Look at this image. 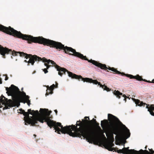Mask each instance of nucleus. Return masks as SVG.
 Segmentation results:
<instances>
[{"label": "nucleus", "mask_w": 154, "mask_h": 154, "mask_svg": "<svg viewBox=\"0 0 154 154\" xmlns=\"http://www.w3.org/2000/svg\"><path fill=\"white\" fill-rule=\"evenodd\" d=\"M43 59L44 61L47 62L48 63H49L50 62H51V64L54 66L55 68L57 69V70L58 71V74L60 76H62L63 74H65V72H66L68 74V76L69 77H70L72 79H78L79 80H80V79H81L84 82V80L83 79H84L85 78H83L81 75H77L75 74L72 73L71 72L69 71L65 68L61 67L60 66L57 65L56 63L52 60H48L46 58H43Z\"/></svg>", "instance_id": "8"}, {"label": "nucleus", "mask_w": 154, "mask_h": 154, "mask_svg": "<svg viewBox=\"0 0 154 154\" xmlns=\"http://www.w3.org/2000/svg\"><path fill=\"white\" fill-rule=\"evenodd\" d=\"M85 60L88 61L89 62L91 63L94 65L102 69H104L105 70L108 69L109 70H111L115 72L116 74H121L122 75H125L127 77L131 79H135L139 81H143L146 82H148V81L146 79H143L142 77L138 75H137L136 76H134L131 74H125L123 72H121L118 71L114 67H110L109 66L108 67H107L105 64H103L96 61L92 60V59L90 60H88L86 56H85Z\"/></svg>", "instance_id": "6"}, {"label": "nucleus", "mask_w": 154, "mask_h": 154, "mask_svg": "<svg viewBox=\"0 0 154 154\" xmlns=\"http://www.w3.org/2000/svg\"><path fill=\"white\" fill-rule=\"evenodd\" d=\"M8 77L6 76L5 78V80H8Z\"/></svg>", "instance_id": "26"}, {"label": "nucleus", "mask_w": 154, "mask_h": 154, "mask_svg": "<svg viewBox=\"0 0 154 154\" xmlns=\"http://www.w3.org/2000/svg\"><path fill=\"white\" fill-rule=\"evenodd\" d=\"M148 149L149 150V152H152V151L153 150L152 149H149V148Z\"/></svg>", "instance_id": "27"}, {"label": "nucleus", "mask_w": 154, "mask_h": 154, "mask_svg": "<svg viewBox=\"0 0 154 154\" xmlns=\"http://www.w3.org/2000/svg\"><path fill=\"white\" fill-rule=\"evenodd\" d=\"M19 110L20 111V112H19V113H20L21 114H23V115L24 113V112H25L24 110H23V109H20Z\"/></svg>", "instance_id": "22"}, {"label": "nucleus", "mask_w": 154, "mask_h": 154, "mask_svg": "<svg viewBox=\"0 0 154 154\" xmlns=\"http://www.w3.org/2000/svg\"><path fill=\"white\" fill-rule=\"evenodd\" d=\"M31 112V110L29 109L28 110V112H24V113L23 115L25 116L24 118L27 119L25 121L26 122L25 123L26 125H27L26 123H27L29 124H31L32 126H34L35 124L38 123V121L42 123L45 121L47 123V124L51 128L52 127H53L55 132L56 129L57 128V125L59 126L61 125L60 123L57 122H56L50 119L49 116L52 111H49L48 109L41 108L40 109V116L33 118L32 119L29 117V114L31 115H33V113H32Z\"/></svg>", "instance_id": "4"}, {"label": "nucleus", "mask_w": 154, "mask_h": 154, "mask_svg": "<svg viewBox=\"0 0 154 154\" xmlns=\"http://www.w3.org/2000/svg\"><path fill=\"white\" fill-rule=\"evenodd\" d=\"M124 148H126L124 150V152L125 154H140L139 151H137L134 149H129V147H124Z\"/></svg>", "instance_id": "13"}, {"label": "nucleus", "mask_w": 154, "mask_h": 154, "mask_svg": "<svg viewBox=\"0 0 154 154\" xmlns=\"http://www.w3.org/2000/svg\"><path fill=\"white\" fill-rule=\"evenodd\" d=\"M31 112L33 113L32 115L37 116L39 114V112L38 110H31Z\"/></svg>", "instance_id": "20"}, {"label": "nucleus", "mask_w": 154, "mask_h": 154, "mask_svg": "<svg viewBox=\"0 0 154 154\" xmlns=\"http://www.w3.org/2000/svg\"><path fill=\"white\" fill-rule=\"evenodd\" d=\"M0 53L4 58H5V54H11L13 56H17L18 54H20L21 57H24L26 59L29 58L28 60V65H29L31 63L32 65H33L35 63V61H39L41 60V58L39 57L36 55H32L31 54H28L23 52L20 51L16 52L14 51H12L11 49H9L6 47L4 48L0 45Z\"/></svg>", "instance_id": "5"}, {"label": "nucleus", "mask_w": 154, "mask_h": 154, "mask_svg": "<svg viewBox=\"0 0 154 154\" xmlns=\"http://www.w3.org/2000/svg\"><path fill=\"white\" fill-rule=\"evenodd\" d=\"M91 120H92V122H89V125H91L92 127V131L93 132V127H92V125L93 124H94L95 123L97 122L96 121V120L95 119H92ZM94 133V132H93Z\"/></svg>", "instance_id": "19"}, {"label": "nucleus", "mask_w": 154, "mask_h": 154, "mask_svg": "<svg viewBox=\"0 0 154 154\" xmlns=\"http://www.w3.org/2000/svg\"><path fill=\"white\" fill-rule=\"evenodd\" d=\"M103 136L104 137V138H106V137H105V135H104V134H103Z\"/></svg>", "instance_id": "29"}, {"label": "nucleus", "mask_w": 154, "mask_h": 154, "mask_svg": "<svg viewBox=\"0 0 154 154\" xmlns=\"http://www.w3.org/2000/svg\"><path fill=\"white\" fill-rule=\"evenodd\" d=\"M133 101L135 102L136 105H137L138 106H144L145 105H146V108L148 109V111L149 112L150 114L154 116V112H153V111L154 110V105L152 104L149 107V104H147L145 103H143L142 101L141 102L140 100L138 99H132Z\"/></svg>", "instance_id": "9"}, {"label": "nucleus", "mask_w": 154, "mask_h": 154, "mask_svg": "<svg viewBox=\"0 0 154 154\" xmlns=\"http://www.w3.org/2000/svg\"><path fill=\"white\" fill-rule=\"evenodd\" d=\"M114 146V144L111 142H109L105 144L104 146L105 148L108 149L109 151H115L117 152L118 153H122L124 154H125L124 150L126 148H123L122 149H120L118 150V149H116L112 147Z\"/></svg>", "instance_id": "11"}, {"label": "nucleus", "mask_w": 154, "mask_h": 154, "mask_svg": "<svg viewBox=\"0 0 154 154\" xmlns=\"http://www.w3.org/2000/svg\"><path fill=\"white\" fill-rule=\"evenodd\" d=\"M42 69L43 70V71L44 72V73L45 74L47 73L48 72L47 69L45 68Z\"/></svg>", "instance_id": "23"}, {"label": "nucleus", "mask_w": 154, "mask_h": 154, "mask_svg": "<svg viewBox=\"0 0 154 154\" xmlns=\"http://www.w3.org/2000/svg\"><path fill=\"white\" fill-rule=\"evenodd\" d=\"M0 31L14 37L26 40L29 43L34 42V37L30 35L23 34L20 32L17 31L11 26L6 27L0 24Z\"/></svg>", "instance_id": "7"}, {"label": "nucleus", "mask_w": 154, "mask_h": 154, "mask_svg": "<svg viewBox=\"0 0 154 154\" xmlns=\"http://www.w3.org/2000/svg\"><path fill=\"white\" fill-rule=\"evenodd\" d=\"M44 58H45V57H43V58H41L42 60H40L39 61H42L43 62H45V63L44 64H45V66H46V67H47L46 69H48L51 66L50 65H48V64H49L50 63H51V62H50L49 63H47V62H46L45 61H44L43 59Z\"/></svg>", "instance_id": "17"}, {"label": "nucleus", "mask_w": 154, "mask_h": 154, "mask_svg": "<svg viewBox=\"0 0 154 154\" xmlns=\"http://www.w3.org/2000/svg\"><path fill=\"white\" fill-rule=\"evenodd\" d=\"M55 112L56 113V115H57V110H56V109H55L54 110Z\"/></svg>", "instance_id": "25"}, {"label": "nucleus", "mask_w": 154, "mask_h": 154, "mask_svg": "<svg viewBox=\"0 0 154 154\" xmlns=\"http://www.w3.org/2000/svg\"><path fill=\"white\" fill-rule=\"evenodd\" d=\"M140 154H154V150H152L151 152L148 151L146 149L143 150L141 149L139 150Z\"/></svg>", "instance_id": "14"}, {"label": "nucleus", "mask_w": 154, "mask_h": 154, "mask_svg": "<svg viewBox=\"0 0 154 154\" xmlns=\"http://www.w3.org/2000/svg\"><path fill=\"white\" fill-rule=\"evenodd\" d=\"M94 125L99 131L101 132H102V129L99 126V124L97 122L96 123H95Z\"/></svg>", "instance_id": "18"}, {"label": "nucleus", "mask_w": 154, "mask_h": 154, "mask_svg": "<svg viewBox=\"0 0 154 154\" xmlns=\"http://www.w3.org/2000/svg\"><path fill=\"white\" fill-rule=\"evenodd\" d=\"M6 90L8 95L11 96L13 97V100H12L3 97L5 100L3 101L6 103L5 107L6 109L14 106L18 107L20 105V102L24 103H27L28 105L30 106V101L29 100V97L26 95L24 91L21 92L17 87L11 85L9 88L6 87Z\"/></svg>", "instance_id": "3"}, {"label": "nucleus", "mask_w": 154, "mask_h": 154, "mask_svg": "<svg viewBox=\"0 0 154 154\" xmlns=\"http://www.w3.org/2000/svg\"><path fill=\"white\" fill-rule=\"evenodd\" d=\"M149 82V83H154V79H153L152 81L151 82L150 81H148V82Z\"/></svg>", "instance_id": "24"}, {"label": "nucleus", "mask_w": 154, "mask_h": 154, "mask_svg": "<svg viewBox=\"0 0 154 154\" xmlns=\"http://www.w3.org/2000/svg\"><path fill=\"white\" fill-rule=\"evenodd\" d=\"M147 146H146L145 147V149H146L147 148Z\"/></svg>", "instance_id": "31"}, {"label": "nucleus", "mask_w": 154, "mask_h": 154, "mask_svg": "<svg viewBox=\"0 0 154 154\" xmlns=\"http://www.w3.org/2000/svg\"><path fill=\"white\" fill-rule=\"evenodd\" d=\"M108 120L101 121V126L106 132L107 137L114 139L113 134L116 135V139L120 141L122 139L126 140L130 136L129 130L123 124L117 117L108 114Z\"/></svg>", "instance_id": "2"}, {"label": "nucleus", "mask_w": 154, "mask_h": 154, "mask_svg": "<svg viewBox=\"0 0 154 154\" xmlns=\"http://www.w3.org/2000/svg\"><path fill=\"white\" fill-rule=\"evenodd\" d=\"M58 85V83L57 82H55V85L54 84H53L50 87H49L48 85L46 86L47 90H46L47 92L45 94L46 96L50 94H52L53 93V90L54 89V88H57Z\"/></svg>", "instance_id": "12"}, {"label": "nucleus", "mask_w": 154, "mask_h": 154, "mask_svg": "<svg viewBox=\"0 0 154 154\" xmlns=\"http://www.w3.org/2000/svg\"><path fill=\"white\" fill-rule=\"evenodd\" d=\"M4 97V96H3L2 95V96L0 97V102L1 103H2L3 104H4L5 105V107L4 108L5 109H6L5 107L6 103L5 102H4L3 101H4L5 100L4 97Z\"/></svg>", "instance_id": "16"}, {"label": "nucleus", "mask_w": 154, "mask_h": 154, "mask_svg": "<svg viewBox=\"0 0 154 154\" xmlns=\"http://www.w3.org/2000/svg\"><path fill=\"white\" fill-rule=\"evenodd\" d=\"M84 82H86L90 83H92L93 84L97 85L98 84V85H100V87H101L104 90H106L107 91H110V89L107 87L105 85H103L100 84V82H98L96 80H93L92 79L89 78H85L83 79Z\"/></svg>", "instance_id": "10"}, {"label": "nucleus", "mask_w": 154, "mask_h": 154, "mask_svg": "<svg viewBox=\"0 0 154 154\" xmlns=\"http://www.w3.org/2000/svg\"><path fill=\"white\" fill-rule=\"evenodd\" d=\"M2 107V105L0 104V108H1Z\"/></svg>", "instance_id": "32"}, {"label": "nucleus", "mask_w": 154, "mask_h": 154, "mask_svg": "<svg viewBox=\"0 0 154 154\" xmlns=\"http://www.w3.org/2000/svg\"><path fill=\"white\" fill-rule=\"evenodd\" d=\"M23 88H22L21 89V91H22V92L23 91Z\"/></svg>", "instance_id": "33"}, {"label": "nucleus", "mask_w": 154, "mask_h": 154, "mask_svg": "<svg viewBox=\"0 0 154 154\" xmlns=\"http://www.w3.org/2000/svg\"><path fill=\"white\" fill-rule=\"evenodd\" d=\"M89 120V117L85 116L82 121H77L76 125H72L63 127L61 123L60 125H57L55 132L60 134L61 132L73 137H81L82 136L89 143H92L94 142V133L91 125H89V122H91L92 120Z\"/></svg>", "instance_id": "1"}, {"label": "nucleus", "mask_w": 154, "mask_h": 154, "mask_svg": "<svg viewBox=\"0 0 154 154\" xmlns=\"http://www.w3.org/2000/svg\"><path fill=\"white\" fill-rule=\"evenodd\" d=\"M122 96L123 97H124V100H125V102H126V99H127V98H128L129 99H130V98H129V97H127L125 94H124V95H123Z\"/></svg>", "instance_id": "21"}, {"label": "nucleus", "mask_w": 154, "mask_h": 154, "mask_svg": "<svg viewBox=\"0 0 154 154\" xmlns=\"http://www.w3.org/2000/svg\"><path fill=\"white\" fill-rule=\"evenodd\" d=\"M33 136L35 137H36V135L35 134H34Z\"/></svg>", "instance_id": "30"}, {"label": "nucleus", "mask_w": 154, "mask_h": 154, "mask_svg": "<svg viewBox=\"0 0 154 154\" xmlns=\"http://www.w3.org/2000/svg\"><path fill=\"white\" fill-rule=\"evenodd\" d=\"M24 61L25 62L28 63V61H27L26 60H25Z\"/></svg>", "instance_id": "28"}, {"label": "nucleus", "mask_w": 154, "mask_h": 154, "mask_svg": "<svg viewBox=\"0 0 154 154\" xmlns=\"http://www.w3.org/2000/svg\"><path fill=\"white\" fill-rule=\"evenodd\" d=\"M113 94L119 99H120L121 97L120 96L122 95L123 94L122 93L118 91H116V90H115L114 91Z\"/></svg>", "instance_id": "15"}]
</instances>
